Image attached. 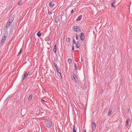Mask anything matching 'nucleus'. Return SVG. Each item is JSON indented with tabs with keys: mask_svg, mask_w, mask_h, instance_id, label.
<instances>
[{
	"mask_svg": "<svg viewBox=\"0 0 132 132\" xmlns=\"http://www.w3.org/2000/svg\"><path fill=\"white\" fill-rule=\"evenodd\" d=\"M44 123V125L48 128H50L52 125V122L49 120H46Z\"/></svg>",
	"mask_w": 132,
	"mask_h": 132,
	"instance_id": "1",
	"label": "nucleus"
},
{
	"mask_svg": "<svg viewBox=\"0 0 132 132\" xmlns=\"http://www.w3.org/2000/svg\"><path fill=\"white\" fill-rule=\"evenodd\" d=\"M7 33L6 32L5 34H4L3 36L2 37V40L1 41V42L0 43V46H1L3 44H4V43L5 41L6 40V37L7 35Z\"/></svg>",
	"mask_w": 132,
	"mask_h": 132,
	"instance_id": "2",
	"label": "nucleus"
},
{
	"mask_svg": "<svg viewBox=\"0 0 132 132\" xmlns=\"http://www.w3.org/2000/svg\"><path fill=\"white\" fill-rule=\"evenodd\" d=\"M71 76L72 80L76 83H78V81L77 78L76 76L72 73H71Z\"/></svg>",
	"mask_w": 132,
	"mask_h": 132,
	"instance_id": "3",
	"label": "nucleus"
},
{
	"mask_svg": "<svg viewBox=\"0 0 132 132\" xmlns=\"http://www.w3.org/2000/svg\"><path fill=\"white\" fill-rule=\"evenodd\" d=\"M73 29L74 31L77 32H79L81 31L80 27L77 26H74L73 28Z\"/></svg>",
	"mask_w": 132,
	"mask_h": 132,
	"instance_id": "4",
	"label": "nucleus"
},
{
	"mask_svg": "<svg viewBox=\"0 0 132 132\" xmlns=\"http://www.w3.org/2000/svg\"><path fill=\"white\" fill-rule=\"evenodd\" d=\"M92 125V129L93 131H94L96 128V123L94 122H92L91 123Z\"/></svg>",
	"mask_w": 132,
	"mask_h": 132,
	"instance_id": "5",
	"label": "nucleus"
},
{
	"mask_svg": "<svg viewBox=\"0 0 132 132\" xmlns=\"http://www.w3.org/2000/svg\"><path fill=\"white\" fill-rule=\"evenodd\" d=\"M80 39L82 41H84L85 38L83 32H81L80 34Z\"/></svg>",
	"mask_w": 132,
	"mask_h": 132,
	"instance_id": "6",
	"label": "nucleus"
},
{
	"mask_svg": "<svg viewBox=\"0 0 132 132\" xmlns=\"http://www.w3.org/2000/svg\"><path fill=\"white\" fill-rule=\"evenodd\" d=\"M29 73V72L28 71V72H25L24 73V74L23 76V80H24V79L26 77H27L28 74Z\"/></svg>",
	"mask_w": 132,
	"mask_h": 132,
	"instance_id": "7",
	"label": "nucleus"
},
{
	"mask_svg": "<svg viewBox=\"0 0 132 132\" xmlns=\"http://www.w3.org/2000/svg\"><path fill=\"white\" fill-rule=\"evenodd\" d=\"M76 46L77 48H79L80 46V44L79 42L77 41L76 43Z\"/></svg>",
	"mask_w": 132,
	"mask_h": 132,
	"instance_id": "8",
	"label": "nucleus"
},
{
	"mask_svg": "<svg viewBox=\"0 0 132 132\" xmlns=\"http://www.w3.org/2000/svg\"><path fill=\"white\" fill-rule=\"evenodd\" d=\"M14 16H11L10 17L9 19V22H10L11 23H12V21L14 19Z\"/></svg>",
	"mask_w": 132,
	"mask_h": 132,
	"instance_id": "9",
	"label": "nucleus"
},
{
	"mask_svg": "<svg viewBox=\"0 0 132 132\" xmlns=\"http://www.w3.org/2000/svg\"><path fill=\"white\" fill-rule=\"evenodd\" d=\"M11 24V23L9 22L8 21L5 27V28L6 29H8L10 27Z\"/></svg>",
	"mask_w": 132,
	"mask_h": 132,
	"instance_id": "10",
	"label": "nucleus"
},
{
	"mask_svg": "<svg viewBox=\"0 0 132 132\" xmlns=\"http://www.w3.org/2000/svg\"><path fill=\"white\" fill-rule=\"evenodd\" d=\"M82 15H80L78 17V18L76 20L77 21H80L82 19Z\"/></svg>",
	"mask_w": 132,
	"mask_h": 132,
	"instance_id": "11",
	"label": "nucleus"
},
{
	"mask_svg": "<svg viewBox=\"0 0 132 132\" xmlns=\"http://www.w3.org/2000/svg\"><path fill=\"white\" fill-rule=\"evenodd\" d=\"M60 20V19L59 16H57L56 17L55 19V21L56 23H57Z\"/></svg>",
	"mask_w": 132,
	"mask_h": 132,
	"instance_id": "12",
	"label": "nucleus"
},
{
	"mask_svg": "<svg viewBox=\"0 0 132 132\" xmlns=\"http://www.w3.org/2000/svg\"><path fill=\"white\" fill-rule=\"evenodd\" d=\"M49 5L50 6L52 7L54 5V4L53 2L51 1L49 3Z\"/></svg>",
	"mask_w": 132,
	"mask_h": 132,
	"instance_id": "13",
	"label": "nucleus"
},
{
	"mask_svg": "<svg viewBox=\"0 0 132 132\" xmlns=\"http://www.w3.org/2000/svg\"><path fill=\"white\" fill-rule=\"evenodd\" d=\"M53 52L55 53H56V45H55L54 47Z\"/></svg>",
	"mask_w": 132,
	"mask_h": 132,
	"instance_id": "14",
	"label": "nucleus"
},
{
	"mask_svg": "<svg viewBox=\"0 0 132 132\" xmlns=\"http://www.w3.org/2000/svg\"><path fill=\"white\" fill-rule=\"evenodd\" d=\"M130 121V120L129 119H128L127 120L126 122V126H127L128 125Z\"/></svg>",
	"mask_w": 132,
	"mask_h": 132,
	"instance_id": "15",
	"label": "nucleus"
},
{
	"mask_svg": "<svg viewBox=\"0 0 132 132\" xmlns=\"http://www.w3.org/2000/svg\"><path fill=\"white\" fill-rule=\"evenodd\" d=\"M109 112L108 113V115H110L112 113V109H110L109 110Z\"/></svg>",
	"mask_w": 132,
	"mask_h": 132,
	"instance_id": "16",
	"label": "nucleus"
},
{
	"mask_svg": "<svg viewBox=\"0 0 132 132\" xmlns=\"http://www.w3.org/2000/svg\"><path fill=\"white\" fill-rule=\"evenodd\" d=\"M37 34L38 36L40 37L42 35V33H41L40 31H39L37 33Z\"/></svg>",
	"mask_w": 132,
	"mask_h": 132,
	"instance_id": "17",
	"label": "nucleus"
},
{
	"mask_svg": "<svg viewBox=\"0 0 132 132\" xmlns=\"http://www.w3.org/2000/svg\"><path fill=\"white\" fill-rule=\"evenodd\" d=\"M66 41L67 42H69L70 41V39L69 38H66Z\"/></svg>",
	"mask_w": 132,
	"mask_h": 132,
	"instance_id": "18",
	"label": "nucleus"
},
{
	"mask_svg": "<svg viewBox=\"0 0 132 132\" xmlns=\"http://www.w3.org/2000/svg\"><path fill=\"white\" fill-rule=\"evenodd\" d=\"M72 132H76L75 126H73V127Z\"/></svg>",
	"mask_w": 132,
	"mask_h": 132,
	"instance_id": "19",
	"label": "nucleus"
},
{
	"mask_svg": "<svg viewBox=\"0 0 132 132\" xmlns=\"http://www.w3.org/2000/svg\"><path fill=\"white\" fill-rule=\"evenodd\" d=\"M72 62V60L71 59H68V62L69 64H70Z\"/></svg>",
	"mask_w": 132,
	"mask_h": 132,
	"instance_id": "20",
	"label": "nucleus"
},
{
	"mask_svg": "<svg viewBox=\"0 0 132 132\" xmlns=\"http://www.w3.org/2000/svg\"><path fill=\"white\" fill-rule=\"evenodd\" d=\"M56 69L57 72L58 73H59L60 72V71H61L60 69L59 68H56Z\"/></svg>",
	"mask_w": 132,
	"mask_h": 132,
	"instance_id": "21",
	"label": "nucleus"
},
{
	"mask_svg": "<svg viewBox=\"0 0 132 132\" xmlns=\"http://www.w3.org/2000/svg\"><path fill=\"white\" fill-rule=\"evenodd\" d=\"M75 70H76L77 69L78 67L77 65V63H75Z\"/></svg>",
	"mask_w": 132,
	"mask_h": 132,
	"instance_id": "22",
	"label": "nucleus"
},
{
	"mask_svg": "<svg viewBox=\"0 0 132 132\" xmlns=\"http://www.w3.org/2000/svg\"><path fill=\"white\" fill-rule=\"evenodd\" d=\"M32 94H30L29 95V97L28 98V100H30L32 98Z\"/></svg>",
	"mask_w": 132,
	"mask_h": 132,
	"instance_id": "23",
	"label": "nucleus"
},
{
	"mask_svg": "<svg viewBox=\"0 0 132 132\" xmlns=\"http://www.w3.org/2000/svg\"><path fill=\"white\" fill-rule=\"evenodd\" d=\"M52 73L53 75L54 76H56V72L55 70H54V71Z\"/></svg>",
	"mask_w": 132,
	"mask_h": 132,
	"instance_id": "24",
	"label": "nucleus"
},
{
	"mask_svg": "<svg viewBox=\"0 0 132 132\" xmlns=\"http://www.w3.org/2000/svg\"><path fill=\"white\" fill-rule=\"evenodd\" d=\"M22 3V2L21 1H20V2H19L18 3V5H21Z\"/></svg>",
	"mask_w": 132,
	"mask_h": 132,
	"instance_id": "25",
	"label": "nucleus"
},
{
	"mask_svg": "<svg viewBox=\"0 0 132 132\" xmlns=\"http://www.w3.org/2000/svg\"><path fill=\"white\" fill-rule=\"evenodd\" d=\"M21 52H22V48H21V49L20 50V51L18 53V54H17V55H18L19 54H20L21 53Z\"/></svg>",
	"mask_w": 132,
	"mask_h": 132,
	"instance_id": "26",
	"label": "nucleus"
},
{
	"mask_svg": "<svg viewBox=\"0 0 132 132\" xmlns=\"http://www.w3.org/2000/svg\"><path fill=\"white\" fill-rule=\"evenodd\" d=\"M74 50V47L73 45L72 46V51H73Z\"/></svg>",
	"mask_w": 132,
	"mask_h": 132,
	"instance_id": "27",
	"label": "nucleus"
},
{
	"mask_svg": "<svg viewBox=\"0 0 132 132\" xmlns=\"http://www.w3.org/2000/svg\"><path fill=\"white\" fill-rule=\"evenodd\" d=\"M54 65L56 67V68H58L57 67V65L56 63H54Z\"/></svg>",
	"mask_w": 132,
	"mask_h": 132,
	"instance_id": "28",
	"label": "nucleus"
},
{
	"mask_svg": "<svg viewBox=\"0 0 132 132\" xmlns=\"http://www.w3.org/2000/svg\"><path fill=\"white\" fill-rule=\"evenodd\" d=\"M76 39L77 40L78 38V35L77 34L76 35Z\"/></svg>",
	"mask_w": 132,
	"mask_h": 132,
	"instance_id": "29",
	"label": "nucleus"
},
{
	"mask_svg": "<svg viewBox=\"0 0 132 132\" xmlns=\"http://www.w3.org/2000/svg\"><path fill=\"white\" fill-rule=\"evenodd\" d=\"M114 4H112V3L111 4V6L112 7H113L114 8V7H115V6L114 5H113Z\"/></svg>",
	"mask_w": 132,
	"mask_h": 132,
	"instance_id": "30",
	"label": "nucleus"
},
{
	"mask_svg": "<svg viewBox=\"0 0 132 132\" xmlns=\"http://www.w3.org/2000/svg\"><path fill=\"white\" fill-rule=\"evenodd\" d=\"M116 1L115 0H112V4H114L115 3Z\"/></svg>",
	"mask_w": 132,
	"mask_h": 132,
	"instance_id": "31",
	"label": "nucleus"
},
{
	"mask_svg": "<svg viewBox=\"0 0 132 132\" xmlns=\"http://www.w3.org/2000/svg\"><path fill=\"white\" fill-rule=\"evenodd\" d=\"M76 42L75 40V39H74L73 40V43H76Z\"/></svg>",
	"mask_w": 132,
	"mask_h": 132,
	"instance_id": "32",
	"label": "nucleus"
},
{
	"mask_svg": "<svg viewBox=\"0 0 132 132\" xmlns=\"http://www.w3.org/2000/svg\"><path fill=\"white\" fill-rule=\"evenodd\" d=\"M73 12H74V11H73V9L71 11V13H72Z\"/></svg>",
	"mask_w": 132,
	"mask_h": 132,
	"instance_id": "33",
	"label": "nucleus"
},
{
	"mask_svg": "<svg viewBox=\"0 0 132 132\" xmlns=\"http://www.w3.org/2000/svg\"><path fill=\"white\" fill-rule=\"evenodd\" d=\"M48 13L49 14H51L52 13L51 12H50V11H48Z\"/></svg>",
	"mask_w": 132,
	"mask_h": 132,
	"instance_id": "34",
	"label": "nucleus"
},
{
	"mask_svg": "<svg viewBox=\"0 0 132 132\" xmlns=\"http://www.w3.org/2000/svg\"><path fill=\"white\" fill-rule=\"evenodd\" d=\"M50 39V38L49 37H48V38H47V40L48 41Z\"/></svg>",
	"mask_w": 132,
	"mask_h": 132,
	"instance_id": "35",
	"label": "nucleus"
},
{
	"mask_svg": "<svg viewBox=\"0 0 132 132\" xmlns=\"http://www.w3.org/2000/svg\"><path fill=\"white\" fill-rule=\"evenodd\" d=\"M41 110H42V108L39 109V112L41 111Z\"/></svg>",
	"mask_w": 132,
	"mask_h": 132,
	"instance_id": "36",
	"label": "nucleus"
},
{
	"mask_svg": "<svg viewBox=\"0 0 132 132\" xmlns=\"http://www.w3.org/2000/svg\"><path fill=\"white\" fill-rule=\"evenodd\" d=\"M41 100V101H43V102H46L44 100H43L42 99Z\"/></svg>",
	"mask_w": 132,
	"mask_h": 132,
	"instance_id": "37",
	"label": "nucleus"
},
{
	"mask_svg": "<svg viewBox=\"0 0 132 132\" xmlns=\"http://www.w3.org/2000/svg\"><path fill=\"white\" fill-rule=\"evenodd\" d=\"M10 97V96H9L7 98H6V100H7L8 99V98H9Z\"/></svg>",
	"mask_w": 132,
	"mask_h": 132,
	"instance_id": "38",
	"label": "nucleus"
},
{
	"mask_svg": "<svg viewBox=\"0 0 132 132\" xmlns=\"http://www.w3.org/2000/svg\"><path fill=\"white\" fill-rule=\"evenodd\" d=\"M84 132H86V129H84Z\"/></svg>",
	"mask_w": 132,
	"mask_h": 132,
	"instance_id": "39",
	"label": "nucleus"
},
{
	"mask_svg": "<svg viewBox=\"0 0 132 132\" xmlns=\"http://www.w3.org/2000/svg\"><path fill=\"white\" fill-rule=\"evenodd\" d=\"M59 73L60 75L61 74V71H60V72L58 73Z\"/></svg>",
	"mask_w": 132,
	"mask_h": 132,
	"instance_id": "40",
	"label": "nucleus"
},
{
	"mask_svg": "<svg viewBox=\"0 0 132 132\" xmlns=\"http://www.w3.org/2000/svg\"><path fill=\"white\" fill-rule=\"evenodd\" d=\"M103 92V91H101L100 93H102Z\"/></svg>",
	"mask_w": 132,
	"mask_h": 132,
	"instance_id": "41",
	"label": "nucleus"
},
{
	"mask_svg": "<svg viewBox=\"0 0 132 132\" xmlns=\"http://www.w3.org/2000/svg\"><path fill=\"white\" fill-rule=\"evenodd\" d=\"M60 76L61 77H62V75H61V74L60 75Z\"/></svg>",
	"mask_w": 132,
	"mask_h": 132,
	"instance_id": "42",
	"label": "nucleus"
},
{
	"mask_svg": "<svg viewBox=\"0 0 132 132\" xmlns=\"http://www.w3.org/2000/svg\"><path fill=\"white\" fill-rule=\"evenodd\" d=\"M47 48V49H48V50H49V48Z\"/></svg>",
	"mask_w": 132,
	"mask_h": 132,
	"instance_id": "43",
	"label": "nucleus"
},
{
	"mask_svg": "<svg viewBox=\"0 0 132 132\" xmlns=\"http://www.w3.org/2000/svg\"><path fill=\"white\" fill-rule=\"evenodd\" d=\"M50 72H52V71L51 70H50Z\"/></svg>",
	"mask_w": 132,
	"mask_h": 132,
	"instance_id": "44",
	"label": "nucleus"
},
{
	"mask_svg": "<svg viewBox=\"0 0 132 132\" xmlns=\"http://www.w3.org/2000/svg\"><path fill=\"white\" fill-rule=\"evenodd\" d=\"M82 61V59H81V61Z\"/></svg>",
	"mask_w": 132,
	"mask_h": 132,
	"instance_id": "45",
	"label": "nucleus"
},
{
	"mask_svg": "<svg viewBox=\"0 0 132 132\" xmlns=\"http://www.w3.org/2000/svg\"><path fill=\"white\" fill-rule=\"evenodd\" d=\"M129 111V110L128 109L127 111Z\"/></svg>",
	"mask_w": 132,
	"mask_h": 132,
	"instance_id": "46",
	"label": "nucleus"
},
{
	"mask_svg": "<svg viewBox=\"0 0 132 132\" xmlns=\"http://www.w3.org/2000/svg\"><path fill=\"white\" fill-rule=\"evenodd\" d=\"M31 38H32V37H31Z\"/></svg>",
	"mask_w": 132,
	"mask_h": 132,
	"instance_id": "47",
	"label": "nucleus"
}]
</instances>
